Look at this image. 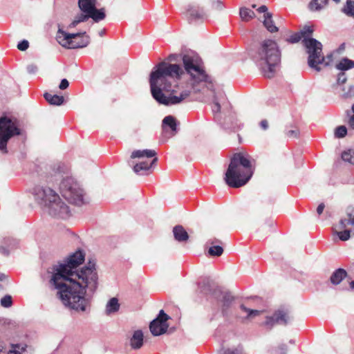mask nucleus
<instances>
[{"label": "nucleus", "mask_w": 354, "mask_h": 354, "mask_svg": "<svg viewBox=\"0 0 354 354\" xmlns=\"http://www.w3.org/2000/svg\"><path fill=\"white\" fill-rule=\"evenodd\" d=\"M6 284L5 283H0V292L3 291L6 289Z\"/></svg>", "instance_id": "nucleus-53"}, {"label": "nucleus", "mask_w": 354, "mask_h": 354, "mask_svg": "<svg viewBox=\"0 0 354 354\" xmlns=\"http://www.w3.org/2000/svg\"><path fill=\"white\" fill-rule=\"evenodd\" d=\"M156 152L153 149L136 150L131 153V158H153L149 164L147 162L141 161L133 166V171L136 174H140L142 171L149 170L151 166L158 161Z\"/></svg>", "instance_id": "nucleus-10"}, {"label": "nucleus", "mask_w": 354, "mask_h": 354, "mask_svg": "<svg viewBox=\"0 0 354 354\" xmlns=\"http://www.w3.org/2000/svg\"><path fill=\"white\" fill-rule=\"evenodd\" d=\"M346 133L347 129L345 126H339L337 127L335 131V136L338 138H344Z\"/></svg>", "instance_id": "nucleus-38"}, {"label": "nucleus", "mask_w": 354, "mask_h": 354, "mask_svg": "<svg viewBox=\"0 0 354 354\" xmlns=\"http://www.w3.org/2000/svg\"><path fill=\"white\" fill-rule=\"evenodd\" d=\"M348 124L351 128L354 129V114L349 118Z\"/></svg>", "instance_id": "nucleus-51"}, {"label": "nucleus", "mask_w": 354, "mask_h": 354, "mask_svg": "<svg viewBox=\"0 0 354 354\" xmlns=\"http://www.w3.org/2000/svg\"><path fill=\"white\" fill-rule=\"evenodd\" d=\"M288 351L287 346L285 344L280 345L275 351V354H286Z\"/></svg>", "instance_id": "nucleus-44"}, {"label": "nucleus", "mask_w": 354, "mask_h": 354, "mask_svg": "<svg viewBox=\"0 0 354 354\" xmlns=\"http://www.w3.org/2000/svg\"><path fill=\"white\" fill-rule=\"evenodd\" d=\"M261 127L263 130H266L268 128V122L266 120H263L260 123Z\"/></svg>", "instance_id": "nucleus-49"}, {"label": "nucleus", "mask_w": 354, "mask_h": 354, "mask_svg": "<svg viewBox=\"0 0 354 354\" xmlns=\"http://www.w3.org/2000/svg\"><path fill=\"white\" fill-rule=\"evenodd\" d=\"M342 12L348 17H354V1L347 0Z\"/></svg>", "instance_id": "nucleus-31"}, {"label": "nucleus", "mask_w": 354, "mask_h": 354, "mask_svg": "<svg viewBox=\"0 0 354 354\" xmlns=\"http://www.w3.org/2000/svg\"><path fill=\"white\" fill-rule=\"evenodd\" d=\"M212 110L214 113H218L221 111V104L218 97L214 95L212 105Z\"/></svg>", "instance_id": "nucleus-39"}, {"label": "nucleus", "mask_w": 354, "mask_h": 354, "mask_svg": "<svg viewBox=\"0 0 354 354\" xmlns=\"http://www.w3.org/2000/svg\"><path fill=\"white\" fill-rule=\"evenodd\" d=\"M352 111H353V114H354V103H353V106H352Z\"/></svg>", "instance_id": "nucleus-60"}, {"label": "nucleus", "mask_w": 354, "mask_h": 354, "mask_svg": "<svg viewBox=\"0 0 354 354\" xmlns=\"http://www.w3.org/2000/svg\"><path fill=\"white\" fill-rule=\"evenodd\" d=\"M4 349V346L2 344H0V352H2Z\"/></svg>", "instance_id": "nucleus-57"}, {"label": "nucleus", "mask_w": 354, "mask_h": 354, "mask_svg": "<svg viewBox=\"0 0 354 354\" xmlns=\"http://www.w3.org/2000/svg\"><path fill=\"white\" fill-rule=\"evenodd\" d=\"M286 136L289 138H297L299 136V130L297 128L289 130L286 132Z\"/></svg>", "instance_id": "nucleus-45"}, {"label": "nucleus", "mask_w": 354, "mask_h": 354, "mask_svg": "<svg viewBox=\"0 0 354 354\" xmlns=\"http://www.w3.org/2000/svg\"><path fill=\"white\" fill-rule=\"evenodd\" d=\"M328 2V0H312L309 4L311 10H319L325 7Z\"/></svg>", "instance_id": "nucleus-32"}, {"label": "nucleus", "mask_w": 354, "mask_h": 354, "mask_svg": "<svg viewBox=\"0 0 354 354\" xmlns=\"http://www.w3.org/2000/svg\"><path fill=\"white\" fill-rule=\"evenodd\" d=\"M32 194L35 201L44 208L48 206V203H51L54 200L59 197L56 192L47 187L37 186L32 189Z\"/></svg>", "instance_id": "nucleus-12"}, {"label": "nucleus", "mask_w": 354, "mask_h": 354, "mask_svg": "<svg viewBox=\"0 0 354 354\" xmlns=\"http://www.w3.org/2000/svg\"><path fill=\"white\" fill-rule=\"evenodd\" d=\"M51 216L66 219L71 215L68 205L59 198L54 200L48 206L44 209Z\"/></svg>", "instance_id": "nucleus-13"}, {"label": "nucleus", "mask_w": 354, "mask_h": 354, "mask_svg": "<svg viewBox=\"0 0 354 354\" xmlns=\"http://www.w3.org/2000/svg\"><path fill=\"white\" fill-rule=\"evenodd\" d=\"M120 308V304L118 299L115 297H113L107 302L106 305V314L110 315L111 313L118 311Z\"/></svg>", "instance_id": "nucleus-27"}, {"label": "nucleus", "mask_w": 354, "mask_h": 354, "mask_svg": "<svg viewBox=\"0 0 354 354\" xmlns=\"http://www.w3.org/2000/svg\"><path fill=\"white\" fill-rule=\"evenodd\" d=\"M104 32H105V30H101L99 32V35H100V36H101V37H102V36H103V35H104Z\"/></svg>", "instance_id": "nucleus-55"}, {"label": "nucleus", "mask_w": 354, "mask_h": 354, "mask_svg": "<svg viewBox=\"0 0 354 354\" xmlns=\"http://www.w3.org/2000/svg\"><path fill=\"white\" fill-rule=\"evenodd\" d=\"M29 43L27 40H23L17 44V48L21 51H24L28 49Z\"/></svg>", "instance_id": "nucleus-43"}, {"label": "nucleus", "mask_w": 354, "mask_h": 354, "mask_svg": "<svg viewBox=\"0 0 354 354\" xmlns=\"http://www.w3.org/2000/svg\"><path fill=\"white\" fill-rule=\"evenodd\" d=\"M223 252V249L220 245H212L208 250L210 256L220 257Z\"/></svg>", "instance_id": "nucleus-36"}, {"label": "nucleus", "mask_w": 354, "mask_h": 354, "mask_svg": "<svg viewBox=\"0 0 354 354\" xmlns=\"http://www.w3.org/2000/svg\"><path fill=\"white\" fill-rule=\"evenodd\" d=\"M292 319V317L288 310H279L274 313L273 316L268 317L265 325L271 328L274 324L286 325Z\"/></svg>", "instance_id": "nucleus-15"}, {"label": "nucleus", "mask_w": 354, "mask_h": 354, "mask_svg": "<svg viewBox=\"0 0 354 354\" xmlns=\"http://www.w3.org/2000/svg\"><path fill=\"white\" fill-rule=\"evenodd\" d=\"M252 7L253 8H256V5H255V4H253V5L252 6Z\"/></svg>", "instance_id": "nucleus-61"}, {"label": "nucleus", "mask_w": 354, "mask_h": 354, "mask_svg": "<svg viewBox=\"0 0 354 354\" xmlns=\"http://www.w3.org/2000/svg\"><path fill=\"white\" fill-rule=\"evenodd\" d=\"M205 16V12L203 8L196 5H189L186 11V17L190 21L203 19Z\"/></svg>", "instance_id": "nucleus-18"}, {"label": "nucleus", "mask_w": 354, "mask_h": 354, "mask_svg": "<svg viewBox=\"0 0 354 354\" xmlns=\"http://www.w3.org/2000/svg\"><path fill=\"white\" fill-rule=\"evenodd\" d=\"M6 279V277L4 274H0V281L3 282Z\"/></svg>", "instance_id": "nucleus-54"}, {"label": "nucleus", "mask_w": 354, "mask_h": 354, "mask_svg": "<svg viewBox=\"0 0 354 354\" xmlns=\"http://www.w3.org/2000/svg\"><path fill=\"white\" fill-rule=\"evenodd\" d=\"M68 85H69L68 81L66 79H63L59 85V88L61 90H64L68 87Z\"/></svg>", "instance_id": "nucleus-47"}, {"label": "nucleus", "mask_w": 354, "mask_h": 354, "mask_svg": "<svg viewBox=\"0 0 354 354\" xmlns=\"http://www.w3.org/2000/svg\"><path fill=\"white\" fill-rule=\"evenodd\" d=\"M348 225H352L354 227L353 205L348 206L346 208V217L342 218L337 226V228L339 230V231H335V233L337 234L340 240L345 241L350 239L351 230L347 229Z\"/></svg>", "instance_id": "nucleus-11"}, {"label": "nucleus", "mask_w": 354, "mask_h": 354, "mask_svg": "<svg viewBox=\"0 0 354 354\" xmlns=\"http://www.w3.org/2000/svg\"><path fill=\"white\" fill-rule=\"evenodd\" d=\"M21 134L19 123L16 118L8 116L0 118V151L6 153L8 140L15 136Z\"/></svg>", "instance_id": "nucleus-6"}, {"label": "nucleus", "mask_w": 354, "mask_h": 354, "mask_svg": "<svg viewBox=\"0 0 354 354\" xmlns=\"http://www.w3.org/2000/svg\"><path fill=\"white\" fill-rule=\"evenodd\" d=\"M342 158L344 161L354 165V150L349 149L342 153Z\"/></svg>", "instance_id": "nucleus-35"}, {"label": "nucleus", "mask_w": 354, "mask_h": 354, "mask_svg": "<svg viewBox=\"0 0 354 354\" xmlns=\"http://www.w3.org/2000/svg\"><path fill=\"white\" fill-rule=\"evenodd\" d=\"M210 244L213 245L214 244V241L212 240H209L208 241Z\"/></svg>", "instance_id": "nucleus-59"}, {"label": "nucleus", "mask_w": 354, "mask_h": 354, "mask_svg": "<svg viewBox=\"0 0 354 354\" xmlns=\"http://www.w3.org/2000/svg\"><path fill=\"white\" fill-rule=\"evenodd\" d=\"M336 68L342 71L337 75V84L342 85L346 82L347 77L344 72V71L354 68V61L351 60L348 58H343L337 65Z\"/></svg>", "instance_id": "nucleus-17"}, {"label": "nucleus", "mask_w": 354, "mask_h": 354, "mask_svg": "<svg viewBox=\"0 0 354 354\" xmlns=\"http://www.w3.org/2000/svg\"><path fill=\"white\" fill-rule=\"evenodd\" d=\"M324 208H325V205L323 203H320L318 205V207H317V214L321 215L323 213Z\"/></svg>", "instance_id": "nucleus-48"}, {"label": "nucleus", "mask_w": 354, "mask_h": 354, "mask_svg": "<svg viewBox=\"0 0 354 354\" xmlns=\"http://www.w3.org/2000/svg\"><path fill=\"white\" fill-rule=\"evenodd\" d=\"M240 308L243 312L246 313V316L244 317L245 319H253L261 314L260 310H252L245 307L243 304L240 306Z\"/></svg>", "instance_id": "nucleus-33"}, {"label": "nucleus", "mask_w": 354, "mask_h": 354, "mask_svg": "<svg viewBox=\"0 0 354 354\" xmlns=\"http://www.w3.org/2000/svg\"><path fill=\"white\" fill-rule=\"evenodd\" d=\"M183 73V69L178 64L159 63L150 74L149 84L153 97L165 106L180 104L189 95L187 91L176 94L178 88V81Z\"/></svg>", "instance_id": "nucleus-2"}, {"label": "nucleus", "mask_w": 354, "mask_h": 354, "mask_svg": "<svg viewBox=\"0 0 354 354\" xmlns=\"http://www.w3.org/2000/svg\"><path fill=\"white\" fill-rule=\"evenodd\" d=\"M162 137L165 138L163 142L167 139L174 136L177 133V122L176 118L172 115L165 117L162 122Z\"/></svg>", "instance_id": "nucleus-16"}, {"label": "nucleus", "mask_w": 354, "mask_h": 354, "mask_svg": "<svg viewBox=\"0 0 354 354\" xmlns=\"http://www.w3.org/2000/svg\"><path fill=\"white\" fill-rule=\"evenodd\" d=\"M264 76L270 78L281 62V51L276 41L266 39L261 44L254 57Z\"/></svg>", "instance_id": "nucleus-4"}, {"label": "nucleus", "mask_w": 354, "mask_h": 354, "mask_svg": "<svg viewBox=\"0 0 354 354\" xmlns=\"http://www.w3.org/2000/svg\"><path fill=\"white\" fill-rule=\"evenodd\" d=\"M182 59L185 70L193 80L197 82L207 81L208 76L201 65L202 61L196 54L194 53L185 54Z\"/></svg>", "instance_id": "nucleus-7"}, {"label": "nucleus", "mask_w": 354, "mask_h": 354, "mask_svg": "<svg viewBox=\"0 0 354 354\" xmlns=\"http://www.w3.org/2000/svg\"><path fill=\"white\" fill-rule=\"evenodd\" d=\"M269 226L273 227L274 226V222H272V221L270 222Z\"/></svg>", "instance_id": "nucleus-58"}, {"label": "nucleus", "mask_w": 354, "mask_h": 354, "mask_svg": "<svg viewBox=\"0 0 354 354\" xmlns=\"http://www.w3.org/2000/svg\"><path fill=\"white\" fill-rule=\"evenodd\" d=\"M223 6L222 5V3L221 1H218L216 2V8L219 9V10H221V9H223Z\"/></svg>", "instance_id": "nucleus-52"}, {"label": "nucleus", "mask_w": 354, "mask_h": 354, "mask_svg": "<svg viewBox=\"0 0 354 354\" xmlns=\"http://www.w3.org/2000/svg\"><path fill=\"white\" fill-rule=\"evenodd\" d=\"M263 25L270 32L278 31V28L274 24V21L272 19V14L270 12H267L264 15Z\"/></svg>", "instance_id": "nucleus-25"}, {"label": "nucleus", "mask_w": 354, "mask_h": 354, "mask_svg": "<svg viewBox=\"0 0 354 354\" xmlns=\"http://www.w3.org/2000/svg\"><path fill=\"white\" fill-rule=\"evenodd\" d=\"M59 189L62 195L70 203L81 205L85 203V193L80 185L72 177H67L61 182Z\"/></svg>", "instance_id": "nucleus-5"}, {"label": "nucleus", "mask_w": 354, "mask_h": 354, "mask_svg": "<svg viewBox=\"0 0 354 354\" xmlns=\"http://www.w3.org/2000/svg\"><path fill=\"white\" fill-rule=\"evenodd\" d=\"M37 69V66L35 64H30L27 66V71L30 74H35Z\"/></svg>", "instance_id": "nucleus-46"}, {"label": "nucleus", "mask_w": 354, "mask_h": 354, "mask_svg": "<svg viewBox=\"0 0 354 354\" xmlns=\"http://www.w3.org/2000/svg\"><path fill=\"white\" fill-rule=\"evenodd\" d=\"M86 13H88V19L91 18L95 22H99L104 19L106 17L104 8L97 9L96 6L91 9Z\"/></svg>", "instance_id": "nucleus-22"}, {"label": "nucleus", "mask_w": 354, "mask_h": 354, "mask_svg": "<svg viewBox=\"0 0 354 354\" xmlns=\"http://www.w3.org/2000/svg\"><path fill=\"white\" fill-rule=\"evenodd\" d=\"M234 301V297L230 292H224L222 297L221 312L223 315H227L228 309Z\"/></svg>", "instance_id": "nucleus-20"}, {"label": "nucleus", "mask_w": 354, "mask_h": 354, "mask_svg": "<svg viewBox=\"0 0 354 354\" xmlns=\"http://www.w3.org/2000/svg\"><path fill=\"white\" fill-rule=\"evenodd\" d=\"M97 0H78V6L80 10L86 13L96 6Z\"/></svg>", "instance_id": "nucleus-24"}, {"label": "nucleus", "mask_w": 354, "mask_h": 354, "mask_svg": "<svg viewBox=\"0 0 354 354\" xmlns=\"http://www.w3.org/2000/svg\"><path fill=\"white\" fill-rule=\"evenodd\" d=\"M174 239L178 242L186 241L189 239V235L182 225H176L173 229Z\"/></svg>", "instance_id": "nucleus-21"}, {"label": "nucleus", "mask_w": 354, "mask_h": 354, "mask_svg": "<svg viewBox=\"0 0 354 354\" xmlns=\"http://www.w3.org/2000/svg\"><path fill=\"white\" fill-rule=\"evenodd\" d=\"M88 19V13H84L82 12V13H80L75 16L74 20L69 24L68 28H75L78 24L81 22H84Z\"/></svg>", "instance_id": "nucleus-30"}, {"label": "nucleus", "mask_w": 354, "mask_h": 354, "mask_svg": "<svg viewBox=\"0 0 354 354\" xmlns=\"http://www.w3.org/2000/svg\"><path fill=\"white\" fill-rule=\"evenodd\" d=\"M253 173L254 167L250 157L248 155L238 153L231 158L224 179L228 186L238 188L245 185L250 180Z\"/></svg>", "instance_id": "nucleus-3"}, {"label": "nucleus", "mask_w": 354, "mask_h": 354, "mask_svg": "<svg viewBox=\"0 0 354 354\" xmlns=\"http://www.w3.org/2000/svg\"><path fill=\"white\" fill-rule=\"evenodd\" d=\"M169 319V317L163 310H161L159 312L158 316L149 324V329L152 335L159 336L165 333L169 327V324L167 322Z\"/></svg>", "instance_id": "nucleus-14"}, {"label": "nucleus", "mask_w": 354, "mask_h": 354, "mask_svg": "<svg viewBox=\"0 0 354 354\" xmlns=\"http://www.w3.org/2000/svg\"><path fill=\"white\" fill-rule=\"evenodd\" d=\"M143 342L144 335L140 330H135L129 339L130 346L134 350L140 349L143 345Z\"/></svg>", "instance_id": "nucleus-19"}, {"label": "nucleus", "mask_w": 354, "mask_h": 354, "mask_svg": "<svg viewBox=\"0 0 354 354\" xmlns=\"http://www.w3.org/2000/svg\"><path fill=\"white\" fill-rule=\"evenodd\" d=\"M257 10H258L259 12H261H261H265V14H266V13H267L268 8H267V6H266L263 5V6H261L257 9Z\"/></svg>", "instance_id": "nucleus-50"}, {"label": "nucleus", "mask_w": 354, "mask_h": 354, "mask_svg": "<svg viewBox=\"0 0 354 354\" xmlns=\"http://www.w3.org/2000/svg\"><path fill=\"white\" fill-rule=\"evenodd\" d=\"M219 354H243V350L241 348H223L220 350Z\"/></svg>", "instance_id": "nucleus-37"}, {"label": "nucleus", "mask_w": 354, "mask_h": 354, "mask_svg": "<svg viewBox=\"0 0 354 354\" xmlns=\"http://www.w3.org/2000/svg\"><path fill=\"white\" fill-rule=\"evenodd\" d=\"M239 15L241 19L245 21H248L255 17L254 11L245 7L240 8Z\"/></svg>", "instance_id": "nucleus-28"}, {"label": "nucleus", "mask_w": 354, "mask_h": 354, "mask_svg": "<svg viewBox=\"0 0 354 354\" xmlns=\"http://www.w3.org/2000/svg\"><path fill=\"white\" fill-rule=\"evenodd\" d=\"M46 101L52 105L59 106L64 103V98L62 95H53L51 93H46L44 95Z\"/></svg>", "instance_id": "nucleus-23"}, {"label": "nucleus", "mask_w": 354, "mask_h": 354, "mask_svg": "<svg viewBox=\"0 0 354 354\" xmlns=\"http://www.w3.org/2000/svg\"><path fill=\"white\" fill-rule=\"evenodd\" d=\"M26 344H11V349L8 351V354H22L26 349Z\"/></svg>", "instance_id": "nucleus-34"}, {"label": "nucleus", "mask_w": 354, "mask_h": 354, "mask_svg": "<svg viewBox=\"0 0 354 354\" xmlns=\"http://www.w3.org/2000/svg\"><path fill=\"white\" fill-rule=\"evenodd\" d=\"M302 43L307 50L308 54V66L317 71L321 70L319 64L324 62V57L322 54V44L314 38H304Z\"/></svg>", "instance_id": "nucleus-9"}, {"label": "nucleus", "mask_w": 354, "mask_h": 354, "mask_svg": "<svg viewBox=\"0 0 354 354\" xmlns=\"http://www.w3.org/2000/svg\"><path fill=\"white\" fill-rule=\"evenodd\" d=\"M340 96L345 100L354 98V85L343 86Z\"/></svg>", "instance_id": "nucleus-29"}, {"label": "nucleus", "mask_w": 354, "mask_h": 354, "mask_svg": "<svg viewBox=\"0 0 354 354\" xmlns=\"http://www.w3.org/2000/svg\"><path fill=\"white\" fill-rule=\"evenodd\" d=\"M346 276V272L342 268L336 270L330 277V281L333 284H339Z\"/></svg>", "instance_id": "nucleus-26"}, {"label": "nucleus", "mask_w": 354, "mask_h": 354, "mask_svg": "<svg viewBox=\"0 0 354 354\" xmlns=\"http://www.w3.org/2000/svg\"><path fill=\"white\" fill-rule=\"evenodd\" d=\"M350 286H351V289H354V281H352L350 283Z\"/></svg>", "instance_id": "nucleus-56"}, {"label": "nucleus", "mask_w": 354, "mask_h": 354, "mask_svg": "<svg viewBox=\"0 0 354 354\" xmlns=\"http://www.w3.org/2000/svg\"><path fill=\"white\" fill-rule=\"evenodd\" d=\"M302 39V36L299 32L292 35L289 38L286 39V41L291 44H295L299 42Z\"/></svg>", "instance_id": "nucleus-42"}, {"label": "nucleus", "mask_w": 354, "mask_h": 354, "mask_svg": "<svg viewBox=\"0 0 354 354\" xmlns=\"http://www.w3.org/2000/svg\"><path fill=\"white\" fill-rule=\"evenodd\" d=\"M313 30L310 26H305L299 32L301 33L303 39L304 38H309L308 37L313 33Z\"/></svg>", "instance_id": "nucleus-41"}, {"label": "nucleus", "mask_w": 354, "mask_h": 354, "mask_svg": "<svg viewBox=\"0 0 354 354\" xmlns=\"http://www.w3.org/2000/svg\"><path fill=\"white\" fill-rule=\"evenodd\" d=\"M12 301L10 295H6L1 299V305L4 308H9L12 306Z\"/></svg>", "instance_id": "nucleus-40"}, {"label": "nucleus", "mask_w": 354, "mask_h": 354, "mask_svg": "<svg viewBox=\"0 0 354 354\" xmlns=\"http://www.w3.org/2000/svg\"><path fill=\"white\" fill-rule=\"evenodd\" d=\"M85 255L77 250L64 263L55 265L48 272L52 273L50 282L58 290L63 304L77 312H86L90 299L97 288L98 276L95 262L89 260L80 270L77 268L84 261Z\"/></svg>", "instance_id": "nucleus-1"}, {"label": "nucleus", "mask_w": 354, "mask_h": 354, "mask_svg": "<svg viewBox=\"0 0 354 354\" xmlns=\"http://www.w3.org/2000/svg\"><path fill=\"white\" fill-rule=\"evenodd\" d=\"M56 39L61 46L67 48H84L90 43V37L86 35V32L68 33L60 28L57 31Z\"/></svg>", "instance_id": "nucleus-8"}]
</instances>
